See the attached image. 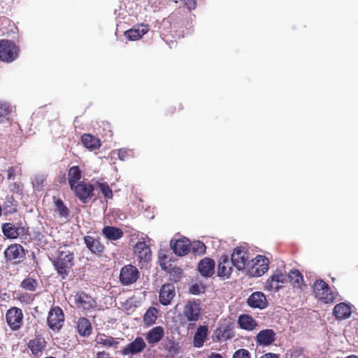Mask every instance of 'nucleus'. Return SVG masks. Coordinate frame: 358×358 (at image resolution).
<instances>
[{"label": "nucleus", "mask_w": 358, "mask_h": 358, "mask_svg": "<svg viewBox=\"0 0 358 358\" xmlns=\"http://www.w3.org/2000/svg\"><path fill=\"white\" fill-rule=\"evenodd\" d=\"M75 264L74 252L66 245L59 247L52 265L59 276L66 280Z\"/></svg>", "instance_id": "obj_1"}, {"label": "nucleus", "mask_w": 358, "mask_h": 358, "mask_svg": "<svg viewBox=\"0 0 358 358\" xmlns=\"http://www.w3.org/2000/svg\"><path fill=\"white\" fill-rule=\"evenodd\" d=\"M315 297L324 303H333L338 294L331 289L329 285L322 279H317L312 285Z\"/></svg>", "instance_id": "obj_2"}, {"label": "nucleus", "mask_w": 358, "mask_h": 358, "mask_svg": "<svg viewBox=\"0 0 358 358\" xmlns=\"http://www.w3.org/2000/svg\"><path fill=\"white\" fill-rule=\"evenodd\" d=\"M20 47L8 39L0 40V60L6 63H10L16 60L20 55Z\"/></svg>", "instance_id": "obj_3"}, {"label": "nucleus", "mask_w": 358, "mask_h": 358, "mask_svg": "<svg viewBox=\"0 0 358 358\" xmlns=\"http://www.w3.org/2000/svg\"><path fill=\"white\" fill-rule=\"evenodd\" d=\"M201 306L199 300H189L183 308V315L189 322L188 327H194L201 317Z\"/></svg>", "instance_id": "obj_4"}, {"label": "nucleus", "mask_w": 358, "mask_h": 358, "mask_svg": "<svg viewBox=\"0 0 358 358\" xmlns=\"http://www.w3.org/2000/svg\"><path fill=\"white\" fill-rule=\"evenodd\" d=\"M159 263L162 269L169 274V280L171 281L178 282L180 280L183 274L182 269L173 266L166 255H160L159 256Z\"/></svg>", "instance_id": "obj_5"}, {"label": "nucleus", "mask_w": 358, "mask_h": 358, "mask_svg": "<svg viewBox=\"0 0 358 358\" xmlns=\"http://www.w3.org/2000/svg\"><path fill=\"white\" fill-rule=\"evenodd\" d=\"M74 299L76 308L85 314L95 310L97 306L96 300L83 291L77 292Z\"/></svg>", "instance_id": "obj_6"}, {"label": "nucleus", "mask_w": 358, "mask_h": 358, "mask_svg": "<svg viewBox=\"0 0 358 358\" xmlns=\"http://www.w3.org/2000/svg\"><path fill=\"white\" fill-rule=\"evenodd\" d=\"M76 196L83 203H87L93 196H94V186L84 180L80 181L73 188Z\"/></svg>", "instance_id": "obj_7"}, {"label": "nucleus", "mask_w": 358, "mask_h": 358, "mask_svg": "<svg viewBox=\"0 0 358 358\" xmlns=\"http://www.w3.org/2000/svg\"><path fill=\"white\" fill-rule=\"evenodd\" d=\"M64 319L63 310L59 306H54L48 312L47 324L52 331H59L64 325Z\"/></svg>", "instance_id": "obj_8"}, {"label": "nucleus", "mask_w": 358, "mask_h": 358, "mask_svg": "<svg viewBox=\"0 0 358 358\" xmlns=\"http://www.w3.org/2000/svg\"><path fill=\"white\" fill-rule=\"evenodd\" d=\"M24 315L17 307L10 308L6 313V322L12 331H18L23 324Z\"/></svg>", "instance_id": "obj_9"}, {"label": "nucleus", "mask_w": 358, "mask_h": 358, "mask_svg": "<svg viewBox=\"0 0 358 358\" xmlns=\"http://www.w3.org/2000/svg\"><path fill=\"white\" fill-rule=\"evenodd\" d=\"M140 273L138 268L131 264L124 266L120 273L119 280L124 286H129L135 283L139 278Z\"/></svg>", "instance_id": "obj_10"}, {"label": "nucleus", "mask_w": 358, "mask_h": 358, "mask_svg": "<svg viewBox=\"0 0 358 358\" xmlns=\"http://www.w3.org/2000/svg\"><path fill=\"white\" fill-rule=\"evenodd\" d=\"M248 261V251L244 247H236L234 250L231 262L238 270H243Z\"/></svg>", "instance_id": "obj_11"}, {"label": "nucleus", "mask_w": 358, "mask_h": 358, "mask_svg": "<svg viewBox=\"0 0 358 358\" xmlns=\"http://www.w3.org/2000/svg\"><path fill=\"white\" fill-rule=\"evenodd\" d=\"M146 343L143 338L137 336L132 342L124 347L120 353L123 356H133L142 352L146 348Z\"/></svg>", "instance_id": "obj_12"}, {"label": "nucleus", "mask_w": 358, "mask_h": 358, "mask_svg": "<svg viewBox=\"0 0 358 358\" xmlns=\"http://www.w3.org/2000/svg\"><path fill=\"white\" fill-rule=\"evenodd\" d=\"M176 296V288L173 283L163 285L159 292V301L163 306L171 304Z\"/></svg>", "instance_id": "obj_13"}, {"label": "nucleus", "mask_w": 358, "mask_h": 358, "mask_svg": "<svg viewBox=\"0 0 358 358\" xmlns=\"http://www.w3.org/2000/svg\"><path fill=\"white\" fill-rule=\"evenodd\" d=\"M47 342L44 337L41 335H35V336L29 340L27 346L31 350L33 355L41 356L45 350Z\"/></svg>", "instance_id": "obj_14"}, {"label": "nucleus", "mask_w": 358, "mask_h": 358, "mask_svg": "<svg viewBox=\"0 0 358 358\" xmlns=\"http://www.w3.org/2000/svg\"><path fill=\"white\" fill-rule=\"evenodd\" d=\"M134 251L139 262H145L151 259V250L144 241H138L134 246Z\"/></svg>", "instance_id": "obj_15"}, {"label": "nucleus", "mask_w": 358, "mask_h": 358, "mask_svg": "<svg viewBox=\"0 0 358 358\" xmlns=\"http://www.w3.org/2000/svg\"><path fill=\"white\" fill-rule=\"evenodd\" d=\"M215 262L209 257L202 259L198 264L199 273L206 278L211 277L215 273Z\"/></svg>", "instance_id": "obj_16"}, {"label": "nucleus", "mask_w": 358, "mask_h": 358, "mask_svg": "<svg viewBox=\"0 0 358 358\" xmlns=\"http://www.w3.org/2000/svg\"><path fill=\"white\" fill-rule=\"evenodd\" d=\"M275 340V333L271 329L261 330L255 337L258 345L268 346Z\"/></svg>", "instance_id": "obj_17"}, {"label": "nucleus", "mask_w": 358, "mask_h": 358, "mask_svg": "<svg viewBox=\"0 0 358 358\" xmlns=\"http://www.w3.org/2000/svg\"><path fill=\"white\" fill-rule=\"evenodd\" d=\"M287 281V275L280 271H275L266 282V287L270 291H277L280 289V283Z\"/></svg>", "instance_id": "obj_18"}, {"label": "nucleus", "mask_w": 358, "mask_h": 358, "mask_svg": "<svg viewBox=\"0 0 358 358\" xmlns=\"http://www.w3.org/2000/svg\"><path fill=\"white\" fill-rule=\"evenodd\" d=\"M253 275L255 276H261L265 273L268 269L269 260L267 257L262 255H257L253 259Z\"/></svg>", "instance_id": "obj_19"}, {"label": "nucleus", "mask_w": 358, "mask_h": 358, "mask_svg": "<svg viewBox=\"0 0 358 358\" xmlns=\"http://www.w3.org/2000/svg\"><path fill=\"white\" fill-rule=\"evenodd\" d=\"M247 303L253 308L264 309L268 305L266 296L262 292H253L248 299Z\"/></svg>", "instance_id": "obj_20"}, {"label": "nucleus", "mask_w": 358, "mask_h": 358, "mask_svg": "<svg viewBox=\"0 0 358 358\" xmlns=\"http://www.w3.org/2000/svg\"><path fill=\"white\" fill-rule=\"evenodd\" d=\"M232 262L229 261L228 256L222 255L219 259L217 266V275L220 278H229L233 271Z\"/></svg>", "instance_id": "obj_21"}, {"label": "nucleus", "mask_w": 358, "mask_h": 358, "mask_svg": "<svg viewBox=\"0 0 358 358\" xmlns=\"http://www.w3.org/2000/svg\"><path fill=\"white\" fill-rule=\"evenodd\" d=\"M5 257L7 260L12 261L21 259L24 255V250L20 244H12L5 250Z\"/></svg>", "instance_id": "obj_22"}, {"label": "nucleus", "mask_w": 358, "mask_h": 358, "mask_svg": "<svg viewBox=\"0 0 358 358\" xmlns=\"http://www.w3.org/2000/svg\"><path fill=\"white\" fill-rule=\"evenodd\" d=\"M164 336V329L162 326H156L145 334V339L150 345L158 343Z\"/></svg>", "instance_id": "obj_23"}, {"label": "nucleus", "mask_w": 358, "mask_h": 358, "mask_svg": "<svg viewBox=\"0 0 358 358\" xmlns=\"http://www.w3.org/2000/svg\"><path fill=\"white\" fill-rule=\"evenodd\" d=\"M171 244L174 253L179 256L187 255L191 249V243L187 238L178 239L173 244H172V242Z\"/></svg>", "instance_id": "obj_24"}, {"label": "nucleus", "mask_w": 358, "mask_h": 358, "mask_svg": "<svg viewBox=\"0 0 358 358\" xmlns=\"http://www.w3.org/2000/svg\"><path fill=\"white\" fill-rule=\"evenodd\" d=\"M84 243L86 247L94 254L101 255L104 250V245L101 243L99 238H95L90 236L84 237Z\"/></svg>", "instance_id": "obj_25"}, {"label": "nucleus", "mask_w": 358, "mask_h": 358, "mask_svg": "<svg viewBox=\"0 0 358 358\" xmlns=\"http://www.w3.org/2000/svg\"><path fill=\"white\" fill-rule=\"evenodd\" d=\"M76 329L80 336L88 337L92 333V327L90 321L85 317L78 318Z\"/></svg>", "instance_id": "obj_26"}, {"label": "nucleus", "mask_w": 358, "mask_h": 358, "mask_svg": "<svg viewBox=\"0 0 358 358\" xmlns=\"http://www.w3.org/2000/svg\"><path fill=\"white\" fill-rule=\"evenodd\" d=\"M17 201L15 199L13 194H7L1 208L3 215H13L17 211Z\"/></svg>", "instance_id": "obj_27"}, {"label": "nucleus", "mask_w": 358, "mask_h": 358, "mask_svg": "<svg viewBox=\"0 0 358 358\" xmlns=\"http://www.w3.org/2000/svg\"><path fill=\"white\" fill-rule=\"evenodd\" d=\"M208 328L205 325H200L194 336L193 344L196 348H201L207 339Z\"/></svg>", "instance_id": "obj_28"}, {"label": "nucleus", "mask_w": 358, "mask_h": 358, "mask_svg": "<svg viewBox=\"0 0 358 358\" xmlns=\"http://www.w3.org/2000/svg\"><path fill=\"white\" fill-rule=\"evenodd\" d=\"M333 313L336 319L345 320L350 317L352 311L349 305L345 303L336 304L333 309Z\"/></svg>", "instance_id": "obj_29"}, {"label": "nucleus", "mask_w": 358, "mask_h": 358, "mask_svg": "<svg viewBox=\"0 0 358 358\" xmlns=\"http://www.w3.org/2000/svg\"><path fill=\"white\" fill-rule=\"evenodd\" d=\"M102 234L109 241H117L123 237L124 232L120 228L106 226L102 229Z\"/></svg>", "instance_id": "obj_30"}, {"label": "nucleus", "mask_w": 358, "mask_h": 358, "mask_svg": "<svg viewBox=\"0 0 358 358\" xmlns=\"http://www.w3.org/2000/svg\"><path fill=\"white\" fill-rule=\"evenodd\" d=\"M287 277L289 278V282L294 287L301 289L303 287H306L303 276L299 270H290Z\"/></svg>", "instance_id": "obj_31"}, {"label": "nucleus", "mask_w": 358, "mask_h": 358, "mask_svg": "<svg viewBox=\"0 0 358 358\" xmlns=\"http://www.w3.org/2000/svg\"><path fill=\"white\" fill-rule=\"evenodd\" d=\"M82 178V171L78 166H73L68 171V182L70 188L77 185Z\"/></svg>", "instance_id": "obj_32"}, {"label": "nucleus", "mask_w": 358, "mask_h": 358, "mask_svg": "<svg viewBox=\"0 0 358 358\" xmlns=\"http://www.w3.org/2000/svg\"><path fill=\"white\" fill-rule=\"evenodd\" d=\"M238 323L241 329L248 331H252L257 326L256 321L249 315H240Z\"/></svg>", "instance_id": "obj_33"}, {"label": "nucleus", "mask_w": 358, "mask_h": 358, "mask_svg": "<svg viewBox=\"0 0 358 358\" xmlns=\"http://www.w3.org/2000/svg\"><path fill=\"white\" fill-rule=\"evenodd\" d=\"M96 341L98 344H100L102 346L113 348L114 349H117L120 344L119 341L116 338L105 334L98 335Z\"/></svg>", "instance_id": "obj_34"}, {"label": "nucleus", "mask_w": 358, "mask_h": 358, "mask_svg": "<svg viewBox=\"0 0 358 358\" xmlns=\"http://www.w3.org/2000/svg\"><path fill=\"white\" fill-rule=\"evenodd\" d=\"M81 141L85 148L92 150L99 148L101 145L99 139L90 134H83Z\"/></svg>", "instance_id": "obj_35"}, {"label": "nucleus", "mask_w": 358, "mask_h": 358, "mask_svg": "<svg viewBox=\"0 0 358 358\" xmlns=\"http://www.w3.org/2000/svg\"><path fill=\"white\" fill-rule=\"evenodd\" d=\"M215 334L217 341H227L234 336V333L231 327L229 325L218 328L215 331Z\"/></svg>", "instance_id": "obj_36"}, {"label": "nucleus", "mask_w": 358, "mask_h": 358, "mask_svg": "<svg viewBox=\"0 0 358 358\" xmlns=\"http://www.w3.org/2000/svg\"><path fill=\"white\" fill-rule=\"evenodd\" d=\"M158 317V310L155 307H150L143 315L145 326L150 327L154 324Z\"/></svg>", "instance_id": "obj_37"}, {"label": "nucleus", "mask_w": 358, "mask_h": 358, "mask_svg": "<svg viewBox=\"0 0 358 358\" xmlns=\"http://www.w3.org/2000/svg\"><path fill=\"white\" fill-rule=\"evenodd\" d=\"M13 29H17L12 21L6 17L0 18V31L2 36L9 35L10 32H14Z\"/></svg>", "instance_id": "obj_38"}, {"label": "nucleus", "mask_w": 358, "mask_h": 358, "mask_svg": "<svg viewBox=\"0 0 358 358\" xmlns=\"http://www.w3.org/2000/svg\"><path fill=\"white\" fill-rule=\"evenodd\" d=\"M18 230L19 229L11 223L8 222L2 224L3 234L8 238H17L20 235Z\"/></svg>", "instance_id": "obj_39"}, {"label": "nucleus", "mask_w": 358, "mask_h": 358, "mask_svg": "<svg viewBox=\"0 0 358 358\" xmlns=\"http://www.w3.org/2000/svg\"><path fill=\"white\" fill-rule=\"evenodd\" d=\"M20 287L27 291L34 292L38 287V282L34 278H27L21 282Z\"/></svg>", "instance_id": "obj_40"}, {"label": "nucleus", "mask_w": 358, "mask_h": 358, "mask_svg": "<svg viewBox=\"0 0 358 358\" xmlns=\"http://www.w3.org/2000/svg\"><path fill=\"white\" fill-rule=\"evenodd\" d=\"M46 176L43 174H36L34 177L32 186L35 191H42L45 186Z\"/></svg>", "instance_id": "obj_41"}, {"label": "nucleus", "mask_w": 358, "mask_h": 358, "mask_svg": "<svg viewBox=\"0 0 358 358\" xmlns=\"http://www.w3.org/2000/svg\"><path fill=\"white\" fill-rule=\"evenodd\" d=\"M55 206L56 210L58 212L61 217L66 218L69 215V208L64 205L61 199H57L55 201Z\"/></svg>", "instance_id": "obj_42"}, {"label": "nucleus", "mask_w": 358, "mask_h": 358, "mask_svg": "<svg viewBox=\"0 0 358 358\" xmlns=\"http://www.w3.org/2000/svg\"><path fill=\"white\" fill-rule=\"evenodd\" d=\"M147 30L140 31L139 29H130L124 32L125 36L131 41H136L140 38L146 33Z\"/></svg>", "instance_id": "obj_43"}, {"label": "nucleus", "mask_w": 358, "mask_h": 358, "mask_svg": "<svg viewBox=\"0 0 358 358\" xmlns=\"http://www.w3.org/2000/svg\"><path fill=\"white\" fill-rule=\"evenodd\" d=\"M98 187L103 193L105 199H112L113 197V191L109 187L107 182H97Z\"/></svg>", "instance_id": "obj_44"}, {"label": "nucleus", "mask_w": 358, "mask_h": 358, "mask_svg": "<svg viewBox=\"0 0 358 358\" xmlns=\"http://www.w3.org/2000/svg\"><path fill=\"white\" fill-rule=\"evenodd\" d=\"M11 113V108L10 105L7 102L0 101V122L3 121L10 113Z\"/></svg>", "instance_id": "obj_45"}, {"label": "nucleus", "mask_w": 358, "mask_h": 358, "mask_svg": "<svg viewBox=\"0 0 358 358\" xmlns=\"http://www.w3.org/2000/svg\"><path fill=\"white\" fill-rule=\"evenodd\" d=\"M7 178L8 180L14 179L16 174H22V168L20 164L8 168Z\"/></svg>", "instance_id": "obj_46"}, {"label": "nucleus", "mask_w": 358, "mask_h": 358, "mask_svg": "<svg viewBox=\"0 0 358 358\" xmlns=\"http://www.w3.org/2000/svg\"><path fill=\"white\" fill-rule=\"evenodd\" d=\"M183 110V106L180 103H177L173 105L169 106L166 109V115H173L177 112H180Z\"/></svg>", "instance_id": "obj_47"}, {"label": "nucleus", "mask_w": 358, "mask_h": 358, "mask_svg": "<svg viewBox=\"0 0 358 358\" xmlns=\"http://www.w3.org/2000/svg\"><path fill=\"white\" fill-rule=\"evenodd\" d=\"M191 248L194 253L203 254L206 251V245L201 241L194 242L193 245L191 244Z\"/></svg>", "instance_id": "obj_48"}, {"label": "nucleus", "mask_w": 358, "mask_h": 358, "mask_svg": "<svg viewBox=\"0 0 358 358\" xmlns=\"http://www.w3.org/2000/svg\"><path fill=\"white\" fill-rule=\"evenodd\" d=\"M232 358H250V353L246 349H239L234 353Z\"/></svg>", "instance_id": "obj_49"}, {"label": "nucleus", "mask_w": 358, "mask_h": 358, "mask_svg": "<svg viewBox=\"0 0 358 358\" xmlns=\"http://www.w3.org/2000/svg\"><path fill=\"white\" fill-rule=\"evenodd\" d=\"M303 356V350L301 348L294 349L292 350L290 358H299Z\"/></svg>", "instance_id": "obj_50"}, {"label": "nucleus", "mask_w": 358, "mask_h": 358, "mask_svg": "<svg viewBox=\"0 0 358 358\" xmlns=\"http://www.w3.org/2000/svg\"><path fill=\"white\" fill-rule=\"evenodd\" d=\"M182 3L188 8L189 10L194 9L196 6L195 0H183Z\"/></svg>", "instance_id": "obj_51"}, {"label": "nucleus", "mask_w": 358, "mask_h": 358, "mask_svg": "<svg viewBox=\"0 0 358 358\" xmlns=\"http://www.w3.org/2000/svg\"><path fill=\"white\" fill-rule=\"evenodd\" d=\"M189 292L193 294H199L201 292V287L197 284L193 285L189 288Z\"/></svg>", "instance_id": "obj_52"}, {"label": "nucleus", "mask_w": 358, "mask_h": 358, "mask_svg": "<svg viewBox=\"0 0 358 358\" xmlns=\"http://www.w3.org/2000/svg\"><path fill=\"white\" fill-rule=\"evenodd\" d=\"M96 358H111L110 355L105 351L99 352L96 354Z\"/></svg>", "instance_id": "obj_53"}, {"label": "nucleus", "mask_w": 358, "mask_h": 358, "mask_svg": "<svg viewBox=\"0 0 358 358\" xmlns=\"http://www.w3.org/2000/svg\"><path fill=\"white\" fill-rule=\"evenodd\" d=\"M261 358H278V357L276 354L269 352L265 354Z\"/></svg>", "instance_id": "obj_54"}, {"label": "nucleus", "mask_w": 358, "mask_h": 358, "mask_svg": "<svg viewBox=\"0 0 358 358\" xmlns=\"http://www.w3.org/2000/svg\"><path fill=\"white\" fill-rule=\"evenodd\" d=\"M66 178L65 173H63L62 176H59V182L60 184L66 183Z\"/></svg>", "instance_id": "obj_55"}, {"label": "nucleus", "mask_w": 358, "mask_h": 358, "mask_svg": "<svg viewBox=\"0 0 358 358\" xmlns=\"http://www.w3.org/2000/svg\"><path fill=\"white\" fill-rule=\"evenodd\" d=\"M23 185L21 182H15L14 188L17 189V191H21L22 189Z\"/></svg>", "instance_id": "obj_56"}, {"label": "nucleus", "mask_w": 358, "mask_h": 358, "mask_svg": "<svg viewBox=\"0 0 358 358\" xmlns=\"http://www.w3.org/2000/svg\"><path fill=\"white\" fill-rule=\"evenodd\" d=\"M208 358H224L220 354L212 352Z\"/></svg>", "instance_id": "obj_57"}, {"label": "nucleus", "mask_w": 358, "mask_h": 358, "mask_svg": "<svg viewBox=\"0 0 358 358\" xmlns=\"http://www.w3.org/2000/svg\"><path fill=\"white\" fill-rule=\"evenodd\" d=\"M346 358H358V356H356V355H350V356L347 357Z\"/></svg>", "instance_id": "obj_58"}, {"label": "nucleus", "mask_w": 358, "mask_h": 358, "mask_svg": "<svg viewBox=\"0 0 358 358\" xmlns=\"http://www.w3.org/2000/svg\"><path fill=\"white\" fill-rule=\"evenodd\" d=\"M175 3L182 2L183 0H173Z\"/></svg>", "instance_id": "obj_59"}, {"label": "nucleus", "mask_w": 358, "mask_h": 358, "mask_svg": "<svg viewBox=\"0 0 358 358\" xmlns=\"http://www.w3.org/2000/svg\"><path fill=\"white\" fill-rule=\"evenodd\" d=\"M356 334H357V336L358 337V328L357 329Z\"/></svg>", "instance_id": "obj_60"}]
</instances>
